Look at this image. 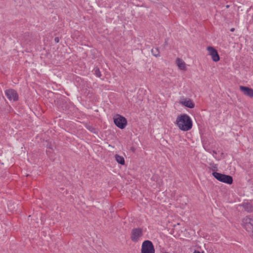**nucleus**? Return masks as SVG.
Listing matches in <instances>:
<instances>
[{
	"label": "nucleus",
	"mask_w": 253,
	"mask_h": 253,
	"mask_svg": "<svg viewBox=\"0 0 253 253\" xmlns=\"http://www.w3.org/2000/svg\"><path fill=\"white\" fill-rule=\"evenodd\" d=\"M242 225L247 231H251V228L253 225V218L246 216L243 219Z\"/></svg>",
	"instance_id": "6e6552de"
},
{
	"label": "nucleus",
	"mask_w": 253,
	"mask_h": 253,
	"mask_svg": "<svg viewBox=\"0 0 253 253\" xmlns=\"http://www.w3.org/2000/svg\"><path fill=\"white\" fill-rule=\"evenodd\" d=\"M154 246L151 241H144L141 245V253H155Z\"/></svg>",
	"instance_id": "20e7f679"
},
{
	"label": "nucleus",
	"mask_w": 253,
	"mask_h": 253,
	"mask_svg": "<svg viewBox=\"0 0 253 253\" xmlns=\"http://www.w3.org/2000/svg\"><path fill=\"white\" fill-rule=\"evenodd\" d=\"M55 41L57 42H59V39L58 38H55Z\"/></svg>",
	"instance_id": "dca6fc26"
},
{
	"label": "nucleus",
	"mask_w": 253,
	"mask_h": 253,
	"mask_svg": "<svg viewBox=\"0 0 253 253\" xmlns=\"http://www.w3.org/2000/svg\"><path fill=\"white\" fill-rule=\"evenodd\" d=\"M214 154H216V152L214 151H213V155L214 156Z\"/></svg>",
	"instance_id": "a211bd4d"
},
{
	"label": "nucleus",
	"mask_w": 253,
	"mask_h": 253,
	"mask_svg": "<svg viewBox=\"0 0 253 253\" xmlns=\"http://www.w3.org/2000/svg\"><path fill=\"white\" fill-rule=\"evenodd\" d=\"M175 63L178 68L182 70L186 69V65L185 62L181 58H178L175 61Z\"/></svg>",
	"instance_id": "9b49d317"
},
{
	"label": "nucleus",
	"mask_w": 253,
	"mask_h": 253,
	"mask_svg": "<svg viewBox=\"0 0 253 253\" xmlns=\"http://www.w3.org/2000/svg\"><path fill=\"white\" fill-rule=\"evenodd\" d=\"M212 174L217 180L220 182L228 184H231L233 183V178L230 175H225L216 172H212Z\"/></svg>",
	"instance_id": "7ed1b4c3"
},
{
	"label": "nucleus",
	"mask_w": 253,
	"mask_h": 253,
	"mask_svg": "<svg viewBox=\"0 0 253 253\" xmlns=\"http://www.w3.org/2000/svg\"><path fill=\"white\" fill-rule=\"evenodd\" d=\"M5 94L11 101H16L18 99V95L13 89H8L5 91Z\"/></svg>",
	"instance_id": "1a4fd4ad"
},
{
	"label": "nucleus",
	"mask_w": 253,
	"mask_h": 253,
	"mask_svg": "<svg viewBox=\"0 0 253 253\" xmlns=\"http://www.w3.org/2000/svg\"><path fill=\"white\" fill-rule=\"evenodd\" d=\"M245 209L248 212H251L253 211V206L249 203H245L243 204Z\"/></svg>",
	"instance_id": "ddd939ff"
},
{
	"label": "nucleus",
	"mask_w": 253,
	"mask_h": 253,
	"mask_svg": "<svg viewBox=\"0 0 253 253\" xmlns=\"http://www.w3.org/2000/svg\"><path fill=\"white\" fill-rule=\"evenodd\" d=\"M214 168H216L217 167H216V166H215V167H214Z\"/></svg>",
	"instance_id": "6ab92c4d"
},
{
	"label": "nucleus",
	"mask_w": 253,
	"mask_h": 253,
	"mask_svg": "<svg viewBox=\"0 0 253 253\" xmlns=\"http://www.w3.org/2000/svg\"><path fill=\"white\" fill-rule=\"evenodd\" d=\"M152 52L153 53V55H154V56H156V57H157V56H159V55H158V54H157L154 53V50H153V49H152Z\"/></svg>",
	"instance_id": "2eb2a0df"
},
{
	"label": "nucleus",
	"mask_w": 253,
	"mask_h": 253,
	"mask_svg": "<svg viewBox=\"0 0 253 253\" xmlns=\"http://www.w3.org/2000/svg\"><path fill=\"white\" fill-rule=\"evenodd\" d=\"M144 234L143 230L139 227L133 228L130 232V238L132 242L137 243L141 240Z\"/></svg>",
	"instance_id": "f03ea898"
},
{
	"label": "nucleus",
	"mask_w": 253,
	"mask_h": 253,
	"mask_svg": "<svg viewBox=\"0 0 253 253\" xmlns=\"http://www.w3.org/2000/svg\"><path fill=\"white\" fill-rule=\"evenodd\" d=\"M235 30V29L234 28H232L230 29V31L231 32H234Z\"/></svg>",
	"instance_id": "f3484780"
},
{
	"label": "nucleus",
	"mask_w": 253,
	"mask_h": 253,
	"mask_svg": "<svg viewBox=\"0 0 253 253\" xmlns=\"http://www.w3.org/2000/svg\"><path fill=\"white\" fill-rule=\"evenodd\" d=\"M114 157L115 160L118 164L121 165H124L125 164V160L124 157L120 156L118 154H116Z\"/></svg>",
	"instance_id": "f8f14e48"
},
{
	"label": "nucleus",
	"mask_w": 253,
	"mask_h": 253,
	"mask_svg": "<svg viewBox=\"0 0 253 253\" xmlns=\"http://www.w3.org/2000/svg\"><path fill=\"white\" fill-rule=\"evenodd\" d=\"M207 50L213 61L218 62L220 60V57L216 49L212 46H209L207 47Z\"/></svg>",
	"instance_id": "0eeeda50"
},
{
	"label": "nucleus",
	"mask_w": 253,
	"mask_h": 253,
	"mask_svg": "<svg viewBox=\"0 0 253 253\" xmlns=\"http://www.w3.org/2000/svg\"><path fill=\"white\" fill-rule=\"evenodd\" d=\"M175 124L180 130L187 131L192 128L193 122L189 116L183 114L177 117Z\"/></svg>",
	"instance_id": "f257e3e1"
},
{
	"label": "nucleus",
	"mask_w": 253,
	"mask_h": 253,
	"mask_svg": "<svg viewBox=\"0 0 253 253\" xmlns=\"http://www.w3.org/2000/svg\"><path fill=\"white\" fill-rule=\"evenodd\" d=\"M239 88L245 95L253 97V89L252 88L244 86H240Z\"/></svg>",
	"instance_id": "9d476101"
},
{
	"label": "nucleus",
	"mask_w": 253,
	"mask_h": 253,
	"mask_svg": "<svg viewBox=\"0 0 253 253\" xmlns=\"http://www.w3.org/2000/svg\"><path fill=\"white\" fill-rule=\"evenodd\" d=\"M179 104L182 106L192 109L195 107V103L192 100L189 98L181 96L178 100Z\"/></svg>",
	"instance_id": "423d86ee"
},
{
	"label": "nucleus",
	"mask_w": 253,
	"mask_h": 253,
	"mask_svg": "<svg viewBox=\"0 0 253 253\" xmlns=\"http://www.w3.org/2000/svg\"><path fill=\"white\" fill-rule=\"evenodd\" d=\"M94 71L96 77H100L101 76V74L98 68H94Z\"/></svg>",
	"instance_id": "4468645a"
},
{
	"label": "nucleus",
	"mask_w": 253,
	"mask_h": 253,
	"mask_svg": "<svg viewBox=\"0 0 253 253\" xmlns=\"http://www.w3.org/2000/svg\"><path fill=\"white\" fill-rule=\"evenodd\" d=\"M115 124L120 128H124L127 124L126 119L120 115H116L114 117Z\"/></svg>",
	"instance_id": "39448f33"
}]
</instances>
